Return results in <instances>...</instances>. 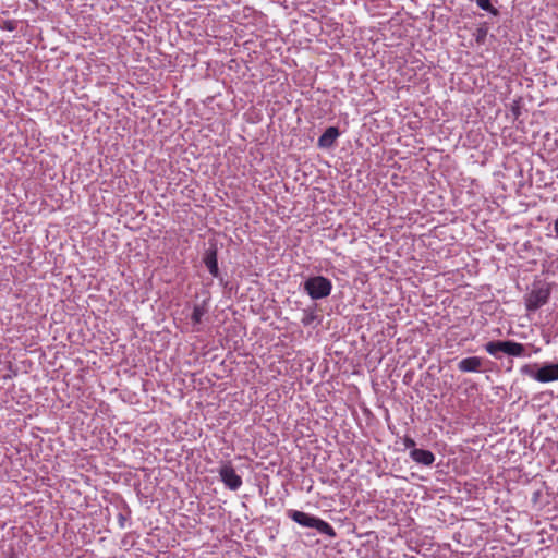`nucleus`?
Instances as JSON below:
<instances>
[{"label":"nucleus","instance_id":"nucleus-17","mask_svg":"<svg viewBox=\"0 0 558 558\" xmlns=\"http://www.w3.org/2000/svg\"><path fill=\"white\" fill-rule=\"evenodd\" d=\"M175 423H180V424H182V425L186 426L187 421H184V420H181V421H174V422H173V424H175Z\"/></svg>","mask_w":558,"mask_h":558},{"label":"nucleus","instance_id":"nucleus-15","mask_svg":"<svg viewBox=\"0 0 558 558\" xmlns=\"http://www.w3.org/2000/svg\"><path fill=\"white\" fill-rule=\"evenodd\" d=\"M402 442H403L405 449H410V451L413 450V448H415L414 439L409 436H404L402 438Z\"/></svg>","mask_w":558,"mask_h":558},{"label":"nucleus","instance_id":"nucleus-18","mask_svg":"<svg viewBox=\"0 0 558 558\" xmlns=\"http://www.w3.org/2000/svg\"><path fill=\"white\" fill-rule=\"evenodd\" d=\"M311 323V318L303 319L304 325H308Z\"/></svg>","mask_w":558,"mask_h":558},{"label":"nucleus","instance_id":"nucleus-1","mask_svg":"<svg viewBox=\"0 0 558 558\" xmlns=\"http://www.w3.org/2000/svg\"><path fill=\"white\" fill-rule=\"evenodd\" d=\"M288 517L296 522L298 524L305 526V527H312L317 530L320 534L327 535L330 538H333L337 536V533L335 529L326 521L322 520L320 518L311 515L308 513H305L303 511L299 510H289Z\"/></svg>","mask_w":558,"mask_h":558},{"label":"nucleus","instance_id":"nucleus-13","mask_svg":"<svg viewBox=\"0 0 558 558\" xmlns=\"http://www.w3.org/2000/svg\"><path fill=\"white\" fill-rule=\"evenodd\" d=\"M476 4L482 9L485 10L493 15L498 14V10L492 5L490 0H476Z\"/></svg>","mask_w":558,"mask_h":558},{"label":"nucleus","instance_id":"nucleus-7","mask_svg":"<svg viewBox=\"0 0 558 558\" xmlns=\"http://www.w3.org/2000/svg\"><path fill=\"white\" fill-rule=\"evenodd\" d=\"M339 135V130L336 126L327 128L318 138V146L322 148H329L333 146Z\"/></svg>","mask_w":558,"mask_h":558},{"label":"nucleus","instance_id":"nucleus-10","mask_svg":"<svg viewBox=\"0 0 558 558\" xmlns=\"http://www.w3.org/2000/svg\"><path fill=\"white\" fill-rule=\"evenodd\" d=\"M204 263L209 270V272L214 277H218L219 269H218V262H217V251L216 248H209L206 251L204 256Z\"/></svg>","mask_w":558,"mask_h":558},{"label":"nucleus","instance_id":"nucleus-6","mask_svg":"<svg viewBox=\"0 0 558 558\" xmlns=\"http://www.w3.org/2000/svg\"><path fill=\"white\" fill-rule=\"evenodd\" d=\"M410 457L417 464L425 466H430L435 462V454L425 449L413 448V450L410 451Z\"/></svg>","mask_w":558,"mask_h":558},{"label":"nucleus","instance_id":"nucleus-9","mask_svg":"<svg viewBox=\"0 0 558 558\" xmlns=\"http://www.w3.org/2000/svg\"><path fill=\"white\" fill-rule=\"evenodd\" d=\"M539 383H549L558 380V363L557 364H544L541 366V373L538 374Z\"/></svg>","mask_w":558,"mask_h":558},{"label":"nucleus","instance_id":"nucleus-11","mask_svg":"<svg viewBox=\"0 0 558 558\" xmlns=\"http://www.w3.org/2000/svg\"><path fill=\"white\" fill-rule=\"evenodd\" d=\"M208 313L207 303L204 301L201 304H196L193 307V312L191 315V320L193 325H199L203 320V317Z\"/></svg>","mask_w":558,"mask_h":558},{"label":"nucleus","instance_id":"nucleus-16","mask_svg":"<svg viewBox=\"0 0 558 558\" xmlns=\"http://www.w3.org/2000/svg\"><path fill=\"white\" fill-rule=\"evenodd\" d=\"M554 230H555L556 236L558 238V218L554 222Z\"/></svg>","mask_w":558,"mask_h":558},{"label":"nucleus","instance_id":"nucleus-5","mask_svg":"<svg viewBox=\"0 0 558 558\" xmlns=\"http://www.w3.org/2000/svg\"><path fill=\"white\" fill-rule=\"evenodd\" d=\"M221 482L231 490H238L242 484V477L235 472L230 462L222 464L219 469Z\"/></svg>","mask_w":558,"mask_h":558},{"label":"nucleus","instance_id":"nucleus-3","mask_svg":"<svg viewBox=\"0 0 558 558\" xmlns=\"http://www.w3.org/2000/svg\"><path fill=\"white\" fill-rule=\"evenodd\" d=\"M304 289L313 300H318L330 294L332 284L329 279L323 276H316L305 281Z\"/></svg>","mask_w":558,"mask_h":558},{"label":"nucleus","instance_id":"nucleus-4","mask_svg":"<svg viewBox=\"0 0 558 558\" xmlns=\"http://www.w3.org/2000/svg\"><path fill=\"white\" fill-rule=\"evenodd\" d=\"M550 290L546 286L534 287L530 293L525 295V306L529 311H536L547 303Z\"/></svg>","mask_w":558,"mask_h":558},{"label":"nucleus","instance_id":"nucleus-14","mask_svg":"<svg viewBox=\"0 0 558 558\" xmlns=\"http://www.w3.org/2000/svg\"><path fill=\"white\" fill-rule=\"evenodd\" d=\"M475 40L477 44H483L485 41V38L487 36V27L481 26L476 29L475 34Z\"/></svg>","mask_w":558,"mask_h":558},{"label":"nucleus","instance_id":"nucleus-12","mask_svg":"<svg viewBox=\"0 0 558 558\" xmlns=\"http://www.w3.org/2000/svg\"><path fill=\"white\" fill-rule=\"evenodd\" d=\"M520 373L539 381L538 374L541 373V367H537V364H525L520 368Z\"/></svg>","mask_w":558,"mask_h":558},{"label":"nucleus","instance_id":"nucleus-2","mask_svg":"<svg viewBox=\"0 0 558 558\" xmlns=\"http://www.w3.org/2000/svg\"><path fill=\"white\" fill-rule=\"evenodd\" d=\"M485 350L495 357H497V354L499 352H502L510 356L525 355V345L511 340L487 342L485 344Z\"/></svg>","mask_w":558,"mask_h":558},{"label":"nucleus","instance_id":"nucleus-8","mask_svg":"<svg viewBox=\"0 0 558 558\" xmlns=\"http://www.w3.org/2000/svg\"><path fill=\"white\" fill-rule=\"evenodd\" d=\"M482 359L478 357V356H471V357H465L463 360H461L459 363H458V368L459 371L463 372V373H470V372H481V368H482Z\"/></svg>","mask_w":558,"mask_h":558}]
</instances>
